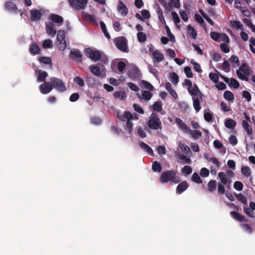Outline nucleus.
Instances as JSON below:
<instances>
[{
	"label": "nucleus",
	"instance_id": "6e6d98bb",
	"mask_svg": "<svg viewBox=\"0 0 255 255\" xmlns=\"http://www.w3.org/2000/svg\"><path fill=\"white\" fill-rule=\"evenodd\" d=\"M71 55L76 58L81 59L82 58V54L79 50H73L71 52Z\"/></svg>",
	"mask_w": 255,
	"mask_h": 255
},
{
	"label": "nucleus",
	"instance_id": "4be33fe9",
	"mask_svg": "<svg viewBox=\"0 0 255 255\" xmlns=\"http://www.w3.org/2000/svg\"><path fill=\"white\" fill-rule=\"evenodd\" d=\"M241 172L245 177L247 178H250V179L252 178L251 168L249 167L243 166L241 168Z\"/></svg>",
	"mask_w": 255,
	"mask_h": 255
},
{
	"label": "nucleus",
	"instance_id": "79ce46f5",
	"mask_svg": "<svg viewBox=\"0 0 255 255\" xmlns=\"http://www.w3.org/2000/svg\"><path fill=\"white\" fill-rule=\"evenodd\" d=\"M171 15L173 22L176 25L177 27H178V24L180 22V20L177 13L175 11H172L171 13Z\"/></svg>",
	"mask_w": 255,
	"mask_h": 255
},
{
	"label": "nucleus",
	"instance_id": "473e14b6",
	"mask_svg": "<svg viewBox=\"0 0 255 255\" xmlns=\"http://www.w3.org/2000/svg\"><path fill=\"white\" fill-rule=\"evenodd\" d=\"M225 125L228 128H233L236 125V122L232 119H227L225 122Z\"/></svg>",
	"mask_w": 255,
	"mask_h": 255
},
{
	"label": "nucleus",
	"instance_id": "72a5a7b5",
	"mask_svg": "<svg viewBox=\"0 0 255 255\" xmlns=\"http://www.w3.org/2000/svg\"><path fill=\"white\" fill-rule=\"evenodd\" d=\"M170 79L171 82L174 85H176L179 81V77L174 72H172L170 74Z\"/></svg>",
	"mask_w": 255,
	"mask_h": 255
},
{
	"label": "nucleus",
	"instance_id": "cd10ccee",
	"mask_svg": "<svg viewBox=\"0 0 255 255\" xmlns=\"http://www.w3.org/2000/svg\"><path fill=\"white\" fill-rule=\"evenodd\" d=\"M221 183L226 184L228 182V177L225 172H220L218 174Z\"/></svg>",
	"mask_w": 255,
	"mask_h": 255
},
{
	"label": "nucleus",
	"instance_id": "49530a36",
	"mask_svg": "<svg viewBox=\"0 0 255 255\" xmlns=\"http://www.w3.org/2000/svg\"><path fill=\"white\" fill-rule=\"evenodd\" d=\"M65 33L64 30H60L58 31L57 41L65 40Z\"/></svg>",
	"mask_w": 255,
	"mask_h": 255
},
{
	"label": "nucleus",
	"instance_id": "aec40b11",
	"mask_svg": "<svg viewBox=\"0 0 255 255\" xmlns=\"http://www.w3.org/2000/svg\"><path fill=\"white\" fill-rule=\"evenodd\" d=\"M224 80L225 82H226L227 83L229 84L230 86L231 87H234V88H238L240 86V84L238 82L237 80L234 78H224Z\"/></svg>",
	"mask_w": 255,
	"mask_h": 255
},
{
	"label": "nucleus",
	"instance_id": "bb28decb",
	"mask_svg": "<svg viewBox=\"0 0 255 255\" xmlns=\"http://www.w3.org/2000/svg\"><path fill=\"white\" fill-rule=\"evenodd\" d=\"M186 28L188 35H189L193 39H195L197 36V33L194 28L190 25H188Z\"/></svg>",
	"mask_w": 255,
	"mask_h": 255
},
{
	"label": "nucleus",
	"instance_id": "1a4fd4ad",
	"mask_svg": "<svg viewBox=\"0 0 255 255\" xmlns=\"http://www.w3.org/2000/svg\"><path fill=\"white\" fill-rule=\"evenodd\" d=\"M116 45L118 48L124 52L128 51L127 40L124 37H119L115 40Z\"/></svg>",
	"mask_w": 255,
	"mask_h": 255
},
{
	"label": "nucleus",
	"instance_id": "680f3d73",
	"mask_svg": "<svg viewBox=\"0 0 255 255\" xmlns=\"http://www.w3.org/2000/svg\"><path fill=\"white\" fill-rule=\"evenodd\" d=\"M209 78L211 80L213 81L215 83H217L219 80V76L217 73H210L209 74Z\"/></svg>",
	"mask_w": 255,
	"mask_h": 255
},
{
	"label": "nucleus",
	"instance_id": "f8f14e48",
	"mask_svg": "<svg viewBox=\"0 0 255 255\" xmlns=\"http://www.w3.org/2000/svg\"><path fill=\"white\" fill-rule=\"evenodd\" d=\"M90 71L95 75L98 77H104L105 76V72L103 68H101L97 65H91L89 66Z\"/></svg>",
	"mask_w": 255,
	"mask_h": 255
},
{
	"label": "nucleus",
	"instance_id": "6e6552de",
	"mask_svg": "<svg viewBox=\"0 0 255 255\" xmlns=\"http://www.w3.org/2000/svg\"><path fill=\"white\" fill-rule=\"evenodd\" d=\"M69 2L75 8L80 10L86 7L88 0H69Z\"/></svg>",
	"mask_w": 255,
	"mask_h": 255
},
{
	"label": "nucleus",
	"instance_id": "ea45409f",
	"mask_svg": "<svg viewBox=\"0 0 255 255\" xmlns=\"http://www.w3.org/2000/svg\"><path fill=\"white\" fill-rule=\"evenodd\" d=\"M177 157L179 159L182 160L185 163H190L191 162V160L190 158L186 155H182L181 154H178Z\"/></svg>",
	"mask_w": 255,
	"mask_h": 255
},
{
	"label": "nucleus",
	"instance_id": "2eb2a0df",
	"mask_svg": "<svg viewBox=\"0 0 255 255\" xmlns=\"http://www.w3.org/2000/svg\"><path fill=\"white\" fill-rule=\"evenodd\" d=\"M46 31L47 34L51 37H54L56 33V29L52 23L46 24Z\"/></svg>",
	"mask_w": 255,
	"mask_h": 255
},
{
	"label": "nucleus",
	"instance_id": "a878e982",
	"mask_svg": "<svg viewBox=\"0 0 255 255\" xmlns=\"http://www.w3.org/2000/svg\"><path fill=\"white\" fill-rule=\"evenodd\" d=\"M139 145L142 149L146 151L149 154L152 156L153 155V151L152 149L147 144L143 142H141L139 144Z\"/></svg>",
	"mask_w": 255,
	"mask_h": 255
},
{
	"label": "nucleus",
	"instance_id": "412c9836",
	"mask_svg": "<svg viewBox=\"0 0 255 255\" xmlns=\"http://www.w3.org/2000/svg\"><path fill=\"white\" fill-rule=\"evenodd\" d=\"M113 95L115 99L122 101L125 100L127 98V94L124 91H115Z\"/></svg>",
	"mask_w": 255,
	"mask_h": 255
},
{
	"label": "nucleus",
	"instance_id": "9b49d317",
	"mask_svg": "<svg viewBox=\"0 0 255 255\" xmlns=\"http://www.w3.org/2000/svg\"><path fill=\"white\" fill-rule=\"evenodd\" d=\"M117 116L118 118L122 121H126L129 120L136 119V116L131 115L128 112H125L124 113L118 112Z\"/></svg>",
	"mask_w": 255,
	"mask_h": 255
},
{
	"label": "nucleus",
	"instance_id": "0eeeda50",
	"mask_svg": "<svg viewBox=\"0 0 255 255\" xmlns=\"http://www.w3.org/2000/svg\"><path fill=\"white\" fill-rule=\"evenodd\" d=\"M211 38L216 41H223L226 43L230 42L228 36L224 33H218L217 32H211L210 33Z\"/></svg>",
	"mask_w": 255,
	"mask_h": 255
},
{
	"label": "nucleus",
	"instance_id": "7c9ffc66",
	"mask_svg": "<svg viewBox=\"0 0 255 255\" xmlns=\"http://www.w3.org/2000/svg\"><path fill=\"white\" fill-rule=\"evenodd\" d=\"M51 20L55 23H61L63 22V18L57 14H51L50 16Z\"/></svg>",
	"mask_w": 255,
	"mask_h": 255
},
{
	"label": "nucleus",
	"instance_id": "f3484780",
	"mask_svg": "<svg viewBox=\"0 0 255 255\" xmlns=\"http://www.w3.org/2000/svg\"><path fill=\"white\" fill-rule=\"evenodd\" d=\"M31 18L32 20H39L42 15V10L33 9L30 11Z\"/></svg>",
	"mask_w": 255,
	"mask_h": 255
},
{
	"label": "nucleus",
	"instance_id": "c03bdc74",
	"mask_svg": "<svg viewBox=\"0 0 255 255\" xmlns=\"http://www.w3.org/2000/svg\"><path fill=\"white\" fill-rule=\"evenodd\" d=\"M43 48L47 49L52 47V41L50 39L45 40L42 43Z\"/></svg>",
	"mask_w": 255,
	"mask_h": 255
},
{
	"label": "nucleus",
	"instance_id": "39448f33",
	"mask_svg": "<svg viewBox=\"0 0 255 255\" xmlns=\"http://www.w3.org/2000/svg\"><path fill=\"white\" fill-rule=\"evenodd\" d=\"M84 51L85 55L88 58L95 61L99 60L103 55V52L97 50L96 49L87 48L85 49Z\"/></svg>",
	"mask_w": 255,
	"mask_h": 255
},
{
	"label": "nucleus",
	"instance_id": "603ef678",
	"mask_svg": "<svg viewBox=\"0 0 255 255\" xmlns=\"http://www.w3.org/2000/svg\"><path fill=\"white\" fill-rule=\"evenodd\" d=\"M38 60L40 63L44 64H50L51 62V59L48 57H39Z\"/></svg>",
	"mask_w": 255,
	"mask_h": 255
},
{
	"label": "nucleus",
	"instance_id": "09e8293b",
	"mask_svg": "<svg viewBox=\"0 0 255 255\" xmlns=\"http://www.w3.org/2000/svg\"><path fill=\"white\" fill-rule=\"evenodd\" d=\"M190 63L193 65L194 69L197 72H201L202 71L200 64L195 62L194 60H191Z\"/></svg>",
	"mask_w": 255,
	"mask_h": 255
},
{
	"label": "nucleus",
	"instance_id": "de8ad7c7",
	"mask_svg": "<svg viewBox=\"0 0 255 255\" xmlns=\"http://www.w3.org/2000/svg\"><path fill=\"white\" fill-rule=\"evenodd\" d=\"M137 39L140 42H144L146 39V34L142 32H139L137 34Z\"/></svg>",
	"mask_w": 255,
	"mask_h": 255
},
{
	"label": "nucleus",
	"instance_id": "2f4dec72",
	"mask_svg": "<svg viewBox=\"0 0 255 255\" xmlns=\"http://www.w3.org/2000/svg\"><path fill=\"white\" fill-rule=\"evenodd\" d=\"M204 118L207 122H212L213 119L212 113L209 110H205L204 113Z\"/></svg>",
	"mask_w": 255,
	"mask_h": 255
},
{
	"label": "nucleus",
	"instance_id": "4468645a",
	"mask_svg": "<svg viewBox=\"0 0 255 255\" xmlns=\"http://www.w3.org/2000/svg\"><path fill=\"white\" fill-rule=\"evenodd\" d=\"M188 91L193 97H197V98L201 99L202 94L195 84L193 85L191 87H188Z\"/></svg>",
	"mask_w": 255,
	"mask_h": 255
},
{
	"label": "nucleus",
	"instance_id": "3c124183",
	"mask_svg": "<svg viewBox=\"0 0 255 255\" xmlns=\"http://www.w3.org/2000/svg\"><path fill=\"white\" fill-rule=\"evenodd\" d=\"M192 169L190 166H185L182 169L181 172L184 175H188L191 173Z\"/></svg>",
	"mask_w": 255,
	"mask_h": 255
},
{
	"label": "nucleus",
	"instance_id": "c756f323",
	"mask_svg": "<svg viewBox=\"0 0 255 255\" xmlns=\"http://www.w3.org/2000/svg\"><path fill=\"white\" fill-rule=\"evenodd\" d=\"M199 98H197V97H192V100L193 101V107L197 112H198L201 109Z\"/></svg>",
	"mask_w": 255,
	"mask_h": 255
},
{
	"label": "nucleus",
	"instance_id": "c9c22d12",
	"mask_svg": "<svg viewBox=\"0 0 255 255\" xmlns=\"http://www.w3.org/2000/svg\"><path fill=\"white\" fill-rule=\"evenodd\" d=\"M230 61L234 67H236L239 65V60L237 56L232 55L230 58Z\"/></svg>",
	"mask_w": 255,
	"mask_h": 255
},
{
	"label": "nucleus",
	"instance_id": "864d4df0",
	"mask_svg": "<svg viewBox=\"0 0 255 255\" xmlns=\"http://www.w3.org/2000/svg\"><path fill=\"white\" fill-rule=\"evenodd\" d=\"M152 169L155 172H160L161 170L160 164L156 161H154L152 166Z\"/></svg>",
	"mask_w": 255,
	"mask_h": 255
},
{
	"label": "nucleus",
	"instance_id": "423d86ee",
	"mask_svg": "<svg viewBox=\"0 0 255 255\" xmlns=\"http://www.w3.org/2000/svg\"><path fill=\"white\" fill-rule=\"evenodd\" d=\"M50 82L52 83L53 88L60 92H63L66 91V88L64 83L59 79L56 77L50 78Z\"/></svg>",
	"mask_w": 255,
	"mask_h": 255
},
{
	"label": "nucleus",
	"instance_id": "20e7f679",
	"mask_svg": "<svg viewBox=\"0 0 255 255\" xmlns=\"http://www.w3.org/2000/svg\"><path fill=\"white\" fill-rule=\"evenodd\" d=\"M149 51L154 65L164 60L163 54L156 49L153 45L150 46Z\"/></svg>",
	"mask_w": 255,
	"mask_h": 255
},
{
	"label": "nucleus",
	"instance_id": "37998d69",
	"mask_svg": "<svg viewBox=\"0 0 255 255\" xmlns=\"http://www.w3.org/2000/svg\"><path fill=\"white\" fill-rule=\"evenodd\" d=\"M187 133L191 134L192 137L194 139L198 138L202 135V132L199 130L192 131L191 129V131H188Z\"/></svg>",
	"mask_w": 255,
	"mask_h": 255
},
{
	"label": "nucleus",
	"instance_id": "f704fd0d",
	"mask_svg": "<svg viewBox=\"0 0 255 255\" xmlns=\"http://www.w3.org/2000/svg\"><path fill=\"white\" fill-rule=\"evenodd\" d=\"M82 14L83 16L86 19L89 20L93 23H96L95 18L94 15L89 14L85 11H83Z\"/></svg>",
	"mask_w": 255,
	"mask_h": 255
},
{
	"label": "nucleus",
	"instance_id": "5701e85b",
	"mask_svg": "<svg viewBox=\"0 0 255 255\" xmlns=\"http://www.w3.org/2000/svg\"><path fill=\"white\" fill-rule=\"evenodd\" d=\"M230 214L236 220H238L240 222H246L247 221V220L245 218V217L239 214L238 213L236 212L232 211L230 212Z\"/></svg>",
	"mask_w": 255,
	"mask_h": 255
},
{
	"label": "nucleus",
	"instance_id": "f257e3e1",
	"mask_svg": "<svg viewBox=\"0 0 255 255\" xmlns=\"http://www.w3.org/2000/svg\"><path fill=\"white\" fill-rule=\"evenodd\" d=\"M180 177L177 175L176 172L173 170H168L162 173L159 178L161 183L170 182L176 184L180 181Z\"/></svg>",
	"mask_w": 255,
	"mask_h": 255
},
{
	"label": "nucleus",
	"instance_id": "6ab92c4d",
	"mask_svg": "<svg viewBox=\"0 0 255 255\" xmlns=\"http://www.w3.org/2000/svg\"><path fill=\"white\" fill-rule=\"evenodd\" d=\"M139 86L142 90H145L147 91L152 92L154 89L153 86L150 83L145 81H142L140 83Z\"/></svg>",
	"mask_w": 255,
	"mask_h": 255
},
{
	"label": "nucleus",
	"instance_id": "bf43d9fd",
	"mask_svg": "<svg viewBox=\"0 0 255 255\" xmlns=\"http://www.w3.org/2000/svg\"><path fill=\"white\" fill-rule=\"evenodd\" d=\"M200 174L202 177H208L209 175V170L207 168L203 167L201 168Z\"/></svg>",
	"mask_w": 255,
	"mask_h": 255
},
{
	"label": "nucleus",
	"instance_id": "c85d7f7f",
	"mask_svg": "<svg viewBox=\"0 0 255 255\" xmlns=\"http://www.w3.org/2000/svg\"><path fill=\"white\" fill-rule=\"evenodd\" d=\"M40 51V48L37 45L35 44H32L30 45L29 51L32 54L35 55L38 54Z\"/></svg>",
	"mask_w": 255,
	"mask_h": 255
},
{
	"label": "nucleus",
	"instance_id": "052dcab7",
	"mask_svg": "<svg viewBox=\"0 0 255 255\" xmlns=\"http://www.w3.org/2000/svg\"><path fill=\"white\" fill-rule=\"evenodd\" d=\"M131 120H129L127 122L126 126V129L127 131L130 133L132 131V128L133 127V123L130 121Z\"/></svg>",
	"mask_w": 255,
	"mask_h": 255
},
{
	"label": "nucleus",
	"instance_id": "e433bc0d",
	"mask_svg": "<svg viewBox=\"0 0 255 255\" xmlns=\"http://www.w3.org/2000/svg\"><path fill=\"white\" fill-rule=\"evenodd\" d=\"M191 180L193 182L198 184L202 183V180L197 173H194L192 176Z\"/></svg>",
	"mask_w": 255,
	"mask_h": 255
},
{
	"label": "nucleus",
	"instance_id": "338daca9",
	"mask_svg": "<svg viewBox=\"0 0 255 255\" xmlns=\"http://www.w3.org/2000/svg\"><path fill=\"white\" fill-rule=\"evenodd\" d=\"M179 146L180 148H181V149L182 151H184L185 153H188L189 152H190V149L189 146H187V145H186L184 143H179Z\"/></svg>",
	"mask_w": 255,
	"mask_h": 255
},
{
	"label": "nucleus",
	"instance_id": "b1692460",
	"mask_svg": "<svg viewBox=\"0 0 255 255\" xmlns=\"http://www.w3.org/2000/svg\"><path fill=\"white\" fill-rule=\"evenodd\" d=\"M188 186L187 183L186 181H183L180 183L177 187L176 191L179 194H181L183 191L186 190Z\"/></svg>",
	"mask_w": 255,
	"mask_h": 255
},
{
	"label": "nucleus",
	"instance_id": "a211bd4d",
	"mask_svg": "<svg viewBox=\"0 0 255 255\" xmlns=\"http://www.w3.org/2000/svg\"><path fill=\"white\" fill-rule=\"evenodd\" d=\"M35 73L37 77V81L39 82H43L48 76V73L45 71L40 70H35Z\"/></svg>",
	"mask_w": 255,
	"mask_h": 255
},
{
	"label": "nucleus",
	"instance_id": "5fc2aeb1",
	"mask_svg": "<svg viewBox=\"0 0 255 255\" xmlns=\"http://www.w3.org/2000/svg\"><path fill=\"white\" fill-rule=\"evenodd\" d=\"M74 81L80 87H83L85 85L83 79L78 76L74 79Z\"/></svg>",
	"mask_w": 255,
	"mask_h": 255
},
{
	"label": "nucleus",
	"instance_id": "a19ab883",
	"mask_svg": "<svg viewBox=\"0 0 255 255\" xmlns=\"http://www.w3.org/2000/svg\"><path fill=\"white\" fill-rule=\"evenodd\" d=\"M208 188L210 191H213L216 188V181L215 180H210L208 183Z\"/></svg>",
	"mask_w": 255,
	"mask_h": 255
},
{
	"label": "nucleus",
	"instance_id": "0e129e2a",
	"mask_svg": "<svg viewBox=\"0 0 255 255\" xmlns=\"http://www.w3.org/2000/svg\"><path fill=\"white\" fill-rule=\"evenodd\" d=\"M58 43V47L60 50H64L66 48V43L65 40L57 41Z\"/></svg>",
	"mask_w": 255,
	"mask_h": 255
},
{
	"label": "nucleus",
	"instance_id": "9d476101",
	"mask_svg": "<svg viewBox=\"0 0 255 255\" xmlns=\"http://www.w3.org/2000/svg\"><path fill=\"white\" fill-rule=\"evenodd\" d=\"M53 89L51 82H44L39 86V90L43 94H47L50 93Z\"/></svg>",
	"mask_w": 255,
	"mask_h": 255
},
{
	"label": "nucleus",
	"instance_id": "13d9d810",
	"mask_svg": "<svg viewBox=\"0 0 255 255\" xmlns=\"http://www.w3.org/2000/svg\"><path fill=\"white\" fill-rule=\"evenodd\" d=\"M184 71L188 78H192L193 77V73L190 67H185L184 69Z\"/></svg>",
	"mask_w": 255,
	"mask_h": 255
},
{
	"label": "nucleus",
	"instance_id": "4d7b16f0",
	"mask_svg": "<svg viewBox=\"0 0 255 255\" xmlns=\"http://www.w3.org/2000/svg\"><path fill=\"white\" fill-rule=\"evenodd\" d=\"M244 210L245 213L249 217L252 218H254L255 217L254 211L252 210L251 209L245 206L244 207Z\"/></svg>",
	"mask_w": 255,
	"mask_h": 255
},
{
	"label": "nucleus",
	"instance_id": "a18cd8bd",
	"mask_svg": "<svg viewBox=\"0 0 255 255\" xmlns=\"http://www.w3.org/2000/svg\"><path fill=\"white\" fill-rule=\"evenodd\" d=\"M153 109L157 112H160L162 110V103L160 101H157L153 105Z\"/></svg>",
	"mask_w": 255,
	"mask_h": 255
},
{
	"label": "nucleus",
	"instance_id": "ddd939ff",
	"mask_svg": "<svg viewBox=\"0 0 255 255\" xmlns=\"http://www.w3.org/2000/svg\"><path fill=\"white\" fill-rule=\"evenodd\" d=\"M137 96L140 100L148 101L151 99L152 94L150 91L141 90L140 93H137Z\"/></svg>",
	"mask_w": 255,
	"mask_h": 255
},
{
	"label": "nucleus",
	"instance_id": "69168bd1",
	"mask_svg": "<svg viewBox=\"0 0 255 255\" xmlns=\"http://www.w3.org/2000/svg\"><path fill=\"white\" fill-rule=\"evenodd\" d=\"M230 66L229 63L227 61H225L222 65L223 70L226 72H229L230 71Z\"/></svg>",
	"mask_w": 255,
	"mask_h": 255
},
{
	"label": "nucleus",
	"instance_id": "f03ea898",
	"mask_svg": "<svg viewBox=\"0 0 255 255\" xmlns=\"http://www.w3.org/2000/svg\"><path fill=\"white\" fill-rule=\"evenodd\" d=\"M251 71L252 69L247 64L244 63L237 70L236 73L239 78L248 81V76L250 75Z\"/></svg>",
	"mask_w": 255,
	"mask_h": 255
},
{
	"label": "nucleus",
	"instance_id": "4c0bfd02",
	"mask_svg": "<svg viewBox=\"0 0 255 255\" xmlns=\"http://www.w3.org/2000/svg\"><path fill=\"white\" fill-rule=\"evenodd\" d=\"M224 97L225 99L229 101H233L234 99L233 93L229 91H226L224 92Z\"/></svg>",
	"mask_w": 255,
	"mask_h": 255
},
{
	"label": "nucleus",
	"instance_id": "58836bf2",
	"mask_svg": "<svg viewBox=\"0 0 255 255\" xmlns=\"http://www.w3.org/2000/svg\"><path fill=\"white\" fill-rule=\"evenodd\" d=\"M232 26L236 28L239 29L241 30H244V27L241 22L239 21H234L232 22Z\"/></svg>",
	"mask_w": 255,
	"mask_h": 255
},
{
	"label": "nucleus",
	"instance_id": "7ed1b4c3",
	"mask_svg": "<svg viewBox=\"0 0 255 255\" xmlns=\"http://www.w3.org/2000/svg\"><path fill=\"white\" fill-rule=\"evenodd\" d=\"M147 125L149 128L155 130L161 129L162 127L161 121L155 113L150 115Z\"/></svg>",
	"mask_w": 255,
	"mask_h": 255
},
{
	"label": "nucleus",
	"instance_id": "774afa93",
	"mask_svg": "<svg viewBox=\"0 0 255 255\" xmlns=\"http://www.w3.org/2000/svg\"><path fill=\"white\" fill-rule=\"evenodd\" d=\"M128 87L132 91L134 92H138L139 88L135 84H133L131 82H128L127 83Z\"/></svg>",
	"mask_w": 255,
	"mask_h": 255
},
{
	"label": "nucleus",
	"instance_id": "e2e57ef3",
	"mask_svg": "<svg viewBox=\"0 0 255 255\" xmlns=\"http://www.w3.org/2000/svg\"><path fill=\"white\" fill-rule=\"evenodd\" d=\"M234 187L238 191H241L243 188V184L240 181H236L234 184Z\"/></svg>",
	"mask_w": 255,
	"mask_h": 255
},
{
	"label": "nucleus",
	"instance_id": "393cba45",
	"mask_svg": "<svg viewBox=\"0 0 255 255\" xmlns=\"http://www.w3.org/2000/svg\"><path fill=\"white\" fill-rule=\"evenodd\" d=\"M242 125L245 130L246 131L248 134H252L253 133V129L252 127L249 125L248 122L246 120H243L242 123Z\"/></svg>",
	"mask_w": 255,
	"mask_h": 255
},
{
	"label": "nucleus",
	"instance_id": "dca6fc26",
	"mask_svg": "<svg viewBox=\"0 0 255 255\" xmlns=\"http://www.w3.org/2000/svg\"><path fill=\"white\" fill-rule=\"evenodd\" d=\"M175 122L178 126L179 128L182 129L183 131L187 132L188 131H191L190 128L187 127L186 125L179 118L175 119Z\"/></svg>",
	"mask_w": 255,
	"mask_h": 255
},
{
	"label": "nucleus",
	"instance_id": "8fccbe9b",
	"mask_svg": "<svg viewBox=\"0 0 255 255\" xmlns=\"http://www.w3.org/2000/svg\"><path fill=\"white\" fill-rule=\"evenodd\" d=\"M138 75V70L136 68H133L132 71H128V75L131 79H135Z\"/></svg>",
	"mask_w": 255,
	"mask_h": 255
}]
</instances>
